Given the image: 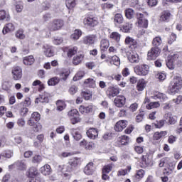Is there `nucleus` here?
Listing matches in <instances>:
<instances>
[{"label":"nucleus","instance_id":"nucleus-31","mask_svg":"<svg viewBox=\"0 0 182 182\" xmlns=\"http://www.w3.org/2000/svg\"><path fill=\"white\" fill-rule=\"evenodd\" d=\"M79 110L82 114H85V113H90V112L93 110V106L88 105L85 107V105H81L79 107Z\"/></svg>","mask_w":182,"mask_h":182},{"label":"nucleus","instance_id":"nucleus-14","mask_svg":"<svg viewBox=\"0 0 182 182\" xmlns=\"http://www.w3.org/2000/svg\"><path fill=\"white\" fill-rule=\"evenodd\" d=\"M129 136L122 135L117 138L115 144L118 147H122V146H127V144H129Z\"/></svg>","mask_w":182,"mask_h":182},{"label":"nucleus","instance_id":"nucleus-46","mask_svg":"<svg viewBox=\"0 0 182 182\" xmlns=\"http://www.w3.org/2000/svg\"><path fill=\"white\" fill-rule=\"evenodd\" d=\"M80 36H82V31L80 30H75L74 31V33L70 36V38L73 41H77Z\"/></svg>","mask_w":182,"mask_h":182},{"label":"nucleus","instance_id":"nucleus-28","mask_svg":"<svg viewBox=\"0 0 182 182\" xmlns=\"http://www.w3.org/2000/svg\"><path fill=\"white\" fill-rule=\"evenodd\" d=\"M40 171L43 176H49L52 173V168L50 165L46 164L40 168Z\"/></svg>","mask_w":182,"mask_h":182},{"label":"nucleus","instance_id":"nucleus-49","mask_svg":"<svg viewBox=\"0 0 182 182\" xmlns=\"http://www.w3.org/2000/svg\"><path fill=\"white\" fill-rule=\"evenodd\" d=\"M158 107H160V102H151L146 105V109H148V110L151 109H157Z\"/></svg>","mask_w":182,"mask_h":182},{"label":"nucleus","instance_id":"nucleus-60","mask_svg":"<svg viewBox=\"0 0 182 182\" xmlns=\"http://www.w3.org/2000/svg\"><path fill=\"white\" fill-rule=\"evenodd\" d=\"M31 119H33V120H35V122H39V120H41V114H39V112H33L31 114Z\"/></svg>","mask_w":182,"mask_h":182},{"label":"nucleus","instance_id":"nucleus-3","mask_svg":"<svg viewBox=\"0 0 182 182\" xmlns=\"http://www.w3.org/2000/svg\"><path fill=\"white\" fill-rule=\"evenodd\" d=\"M161 53V50L160 48L152 47L147 53V59L148 60H155L157 59L159 56H160V53Z\"/></svg>","mask_w":182,"mask_h":182},{"label":"nucleus","instance_id":"nucleus-32","mask_svg":"<svg viewBox=\"0 0 182 182\" xmlns=\"http://www.w3.org/2000/svg\"><path fill=\"white\" fill-rule=\"evenodd\" d=\"M110 43L107 39H102L100 42V48L102 52H105L109 48Z\"/></svg>","mask_w":182,"mask_h":182},{"label":"nucleus","instance_id":"nucleus-25","mask_svg":"<svg viewBox=\"0 0 182 182\" xmlns=\"http://www.w3.org/2000/svg\"><path fill=\"white\" fill-rule=\"evenodd\" d=\"M96 39V37L92 36H87L84 37L82 42L85 45H87V46H90V45H93L95 43V41Z\"/></svg>","mask_w":182,"mask_h":182},{"label":"nucleus","instance_id":"nucleus-33","mask_svg":"<svg viewBox=\"0 0 182 182\" xmlns=\"http://www.w3.org/2000/svg\"><path fill=\"white\" fill-rule=\"evenodd\" d=\"M167 136V131H161V132H156L153 135V139L154 140H160V139H162V137H166Z\"/></svg>","mask_w":182,"mask_h":182},{"label":"nucleus","instance_id":"nucleus-45","mask_svg":"<svg viewBox=\"0 0 182 182\" xmlns=\"http://www.w3.org/2000/svg\"><path fill=\"white\" fill-rule=\"evenodd\" d=\"M161 43H163V41H161V37L160 36L155 37L152 41L154 48H159Z\"/></svg>","mask_w":182,"mask_h":182},{"label":"nucleus","instance_id":"nucleus-4","mask_svg":"<svg viewBox=\"0 0 182 182\" xmlns=\"http://www.w3.org/2000/svg\"><path fill=\"white\" fill-rule=\"evenodd\" d=\"M56 170L58 173H62L65 177H68L69 176L68 173H72V171H73L68 163L57 166Z\"/></svg>","mask_w":182,"mask_h":182},{"label":"nucleus","instance_id":"nucleus-16","mask_svg":"<svg viewBox=\"0 0 182 182\" xmlns=\"http://www.w3.org/2000/svg\"><path fill=\"white\" fill-rule=\"evenodd\" d=\"M12 167H17L18 170H26L27 166H26V161L22 160V161H17L16 163H14L13 165L9 166V168H12Z\"/></svg>","mask_w":182,"mask_h":182},{"label":"nucleus","instance_id":"nucleus-30","mask_svg":"<svg viewBox=\"0 0 182 182\" xmlns=\"http://www.w3.org/2000/svg\"><path fill=\"white\" fill-rule=\"evenodd\" d=\"M84 58H85V55H83V54H78V55L74 56L73 59V65H75V66H77V65H80V63H82V60H83Z\"/></svg>","mask_w":182,"mask_h":182},{"label":"nucleus","instance_id":"nucleus-58","mask_svg":"<svg viewBox=\"0 0 182 182\" xmlns=\"http://www.w3.org/2000/svg\"><path fill=\"white\" fill-rule=\"evenodd\" d=\"M177 141V136L174 135H169L168 137V143L169 144H174Z\"/></svg>","mask_w":182,"mask_h":182},{"label":"nucleus","instance_id":"nucleus-2","mask_svg":"<svg viewBox=\"0 0 182 182\" xmlns=\"http://www.w3.org/2000/svg\"><path fill=\"white\" fill-rule=\"evenodd\" d=\"M150 67L146 64L138 65L134 68V72L138 76H146L149 75Z\"/></svg>","mask_w":182,"mask_h":182},{"label":"nucleus","instance_id":"nucleus-35","mask_svg":"<svg viewBox=\"0 0 182 182\" xmlns=\"http://www.w3.org/2000/svg\"><path fill=\"white\" fill-rule=\"evenodd\" d=\"M121 38H122V35H120V33H119L118 32H112L109 35V38L112 41L117 42V43H119L120 42Z\"/></svg>","mask_w":182,"mask_h":182},{"label":"nucleus","instance_id":"nucleus-17","mask_svg":"<svg viewBox=\"0 0 182 182\" xmlns=\"http://www.w3.org/2000/svg\"><path fill=\"white\" fill-rule=\"evenodd\" d=\"M124 43L128 45L131 49H136L138 46L137 41L130 36L126 37Z\"/></svg>","mask_w":182,"mask_h":182},{"label":"nucleus","instance_id":"nucleus-42","mask_svg":"<svg viewBox=\"0 0 182 182\" xmlns=\"http://www.w3.org/2000/svg\"><path fill=\"white\" fill-rule=\"evenodd\" d=\"M124 21V18H123V15L122 14H116L114 18V23H123Z\"/></svg>","mask_w":182,"mask_h":182},{"label":"nucleus","instance_id":"nucleus-39","mask_svg":"<svg viewBox=\"0 0 182 182\" xmlns=\"http://www.w3.org/2000/svg\"><path fill=\"white\" fill-rule=\"evenodd\" d=\"M124 14L127 19H133V18H134V15H136L134 10H133L132 9H127L124 11Z\"/></svg>","mask_w":182,"mask_h":182},{"label":"nucleus","instance_id":"nucleus-34","mask_svg":"<svg viewBox=\"0 0 182 182\" xmlns=\"http://www.w3.org/2000/svg\"><path fill=\"white\" fill-rule=\"evenodd\" d=\"M9 19H11L9 11L0 10V21H9Z\"/></svg>","mask_w":182,"mask_h":182},{"label":"nucleus","instance_id":"nucleus-1","mask_svg":"<svg viewBox=\"0 0 182 182\" xmlns=\"http://www.w3.org/2000/svg\"><path fill=\"white\" fill-rule=\"evenodd\" d=\"M182 88V80L181 77H175L171 82L168 90L171 95L178 93Z\"/></svg>","mask_w":182,"mask_h":182},{"label":"nucleus","instance_id":"nucleus-54","mask_svg":"<svg viewBox=\"0 0 182 182\" xmlns=\"http://www.w3.org/2000/svg\"><path fill=\"white\" fill-rule=\"evenodd\" d=\"M56 105H57V110H58V112H62V110H63V109L66 107V104H65V102L62 100L57 101Z\"/></svg>","mask_w":182,"mask_h":182},{"label":"nucleus","instance_id":"nucleus-40","mask_svg":"<svg viewBox=\"0 0 182 182\" xmlns=\"http://www.w3.org/2000/svg\"><path fill=\"white\" fill-rule=\"evenodd\" d=\"M84 84L85 86H87L88 87H92V89H95L96 87V81L93 80V78H88L85 80Z\"/></svg>","mask_w":182,"mask_h":182},{"label":"nucleus","instance_id":"nucleus-11","mask_svg":"<svg viewBox=\"0 0 182 182\" xmlns=\"http://www.w3.org/2000/svg\"><path fill=\"white\" fill-rule=\"evenodd\" d=\"M14 108H16V110H18V113L22 116V117H25L29 112V109L26 107L23 106V102L16 104L14 106Z\"/></svg>","mask_w":182,"mask_h":182},{"label":"nucleus","instance_id":"nucleus-36","mask_svg":"<svg viewBox=\"0 0 182 182\" xmlns=\"http://www.w3.org/2000/svg\"><path fill=\"white\" fill-rule=\"evenodd\" d=\"M50 8V4L48 1L43 2L41 6H38V12L42 14L44 11H48Z\"/></svg>","mask_w":182,"mask_h":182},{"label":"nucleus","instance_id":"nucleus-26","mask_svg":"<svg viewBox=\"0 0 182 182\" xmlns=\"http://www.w3.org/2000/svg\"><path fill=\"white\" fill-rule=\"evenodd\" d=\"M14 31H15V26H14V24L11 23H9L5 25L2 32L4 35H6V33H9V32H14Z\"/></svg>","mask_w":182,"mask_h":182},{"label":"nucleus","instance_id":"nucleus-41","mask_svg":"<svg viewBox=\"0 0 182 182\" xmlns=\"http://www.w3.org/2000/svg\"><path fill=\"white\" fill-rule=\"evenodd\" d=\"M81 96H83L85 100H90V99H92V97L93 96V94L91 92L90 90H85L81 92Z\"/></svg>","mask_w":182,"mask_h":182},{"label":"nucleus","instance_id":"nucleus-37","mask_svg":"<svg viewBox=\"0 0 182 182\" xmlns=\"http://www.w3.org/2000/svg\"><path fill=\"white\" fill-rule=\"evenodd\" d=\"M71 134L73 139H75V140H77V141L80 140V139H82V134H80V132H79V129H72Z\"/></svg>","mask_w":182,"mask_h":182},{"label":"nucleus","instance_id":"nucleus-56","mask_svg":"<svg viewBox=\"0 0 182 182\" xmlns=\"http://www.w3.org/2000/svg\"><path fill=\"white\" fill-rule=\"evenodd\" d=\"M111 63H112L115 66H119L120 65V58L117 55L112 56L111 60Z\"/></svg>","mask_w":182,"mask_h":182},{"label":"nucleus","instance_id":"nucleus-57","mask_svg":"<svg viewBox=\"0 0 182 182\" xmlns=\"http://www.w3.org/2000/svg\"><path fill=\"white\" fill-rule=\"evenodd\" d=\"M83 76H85V71H78L77 73V74L75 75V77H73V80H80V79H82V77H83Z\"/></svg>","mask_w":182,"mask_h":182},{"label":"nucleus","instance_id":"nucleus-62","mask_svg":"<svg viewBox=\"0 0 182 182\" xmlns=\"http://www.w3.org/2000/svg\"><path fill=\"white\" fill-rule=\"evenodd\" d=\"M17 125L18 127H25V124H26V122L23 118H19L16 122Z\"/></svg>","mask_w":182,"mask_h":182},{"label":"nucleus","instance_id":"nucleus-44","mask_svg":"<svg viewBox=\"0 0 182 182\" xmlns=\"http://www.w3.org/2000/svg\"><path fill=\"white\" fill-rule=\"evenodd\" d=\"M77 0H65V5L68 9H73L76 6Z\"/></svg>","mask_w":182,"mask_h":182},{"label":"nucleus","instance_id":"nucleus-38","mask_svg":"<svg viewBox=\"0 0 182 182\" xmlns=\"http://www.w3.org/2000/svg\"><path fill=\"white\" fill-rule=\"evenodd\" d=\"M146 87V80L144 79L139 80L136 85V89L138 92H143Z\"/></svg>","mask_w":182,"mask_h":182},{"label":"nucleus","instance_id":"nucleus-15","mask_svg":"<svg viewBox=\"0 0 182 182\" xmlns=\"http://www.w3.org/2000/svg\"><path fill=\"white\" fill-rule=\"evenodd\" d=\"M127 127V121L119 120L115 124L114 129L115 132H123V130H124V129H126Z\"/></svg>","mask_w":182,"mask_h":182},{"label":"nucleus","instance_id":"nucleus-61","mask_svg":"<svg viewBox=\"0 0 182 182\" xmlns=\"http://www.w3.org/2000/svg\"><path fill=\"white\" fill-rule=\"evenodd\" d=\"M41 161H42V156L41 155H36L33 157L32 163L38 164Z\"/></svg>","mask_w":182,"mask_h":182},{"label":"nucleus","instance_id":"nucleus-9","mask_svg":"<svg viewBox=\"0 0 182 182\" xmlns=\"http://www.w3.org/2000/svg\"><path fill=\"white\" fill-rule=\"evenodd\" d=\"M120 93V89L117 87H109L107 90V96L109 99L116 97Z\"/></svg>","mask_w":182,"mask_h":182},{"label":"nucleus","instance_id":"nucleus-47","mask_svg":"<svg viewBox=\"0 0 182 182\" xmlns=\"http://www.w3.org/2000/svg\"><path fill=\"white\" fill-rule=\"evenodd\" d=\"M36 176H39V172H38V169L35 167L30 168L28 170V177H36Z\"/></svg>","mask_w":182,"mask_h":182},{"label":"nucleus","instance_id":"nucleus-63","mask_svg":"<svg viewBox=\"0 0 182 182\" xmlns=\"http://www.w3.org/2000/svg\"><path fill=\"white\" fill-rule=\"evenodd\" d=\"M13 139L16 144H21V143H22V136L19 135H14Z\"/></svg>","mask_w":182,"mask_h":182},{"label":"nucleus","instance_id":"nucleus-55","mask_svg":"<svg viewBox=\"0 0 182 182\" xmlns=\"http://www.w3.org/2000/svg\"><path fill=\"white\" fill-rule=\"evenodd\" d=\"M2 157H6V159H11L12 156H14L13 150H6L3 153H1Z\"/></svg>","mask_w":182,"mask_h":182},{"label":"nucleus","instance_id":"nucleus-29","mask_svg":"<svg viewBox=\"0 0 182 182\" xmlns=\"http://www.w3.org/2000/svg\"><path fill=\"white\" fill-rule=\"evenodd\" d=\"M23 63L26 66H31V65H33V63H35V58H33V55L24 57L23 59Z\"/></svg>","mask_w":182,"mask_h":182},{"label":"nucleus","instance_id":"nucleus-18","mask_svg":"<svg viewBox=\"0 0 182 182\" xmlns=\"http://www.w3.org/2000/svg\"><path fill=\"white\" fill-rule=\"evenodd\" d=\"M27 124L31 127H33L36 133H38V132H41V130H42V124H36V121L32 118H30V119L28 120Z\"/></svg>","mask_w":182,"mask_h":182},{"label":"nucleus","instance_id":"nucleus-59","mask_svg":"<svg viewBox=\"0 0 182 182\" xmlns=\"http://www.w3.org/2000/svg\"><path fill=\"white\" fill-rule=\"evenodd\" d=\"M173 106H174V105L173 104V101L171 100L168 102L164 104L163 109L164 110H170Z\"/></svg>","mask_w":182,"mask_h":182},{"label":"nucleus","instance_id":"nucleus-52","mask_svg":"<svg viewBox=\"0 0 182 182\" xmlns=\"http://www.w3.org/2000/svg\"><path fill=\"white\" fill-rule=\"evenodd\" d=\"M165 116H167V117H168V124H176V123H177V117L172 116L170 114H166Z\"/></svg>","mask_w":182,"mask_h":182},{"label":"nucleus","instance_id":"nucleus-23","mask_svg":"<svg viewBox=\"0 0 182 182\" xmlns=\"http://www.w3.org/2000/svg\"><path fill=\"white\" fill-rule=\"evenodd\" d=\"M49 102V94L48 92H44L39 97L36 98L35 103H48Z\"/></svg>","mask_w":182,"mask_h":182},{"label":"nucleus","instance_id":"nucleus-19","mask_svg":"<svg viewBox=\"0 0 182 182\" xmlns=\"http://www.w3.org/2000/svg\"><path fill=\"white\" fill-rule=\"evenodd\" d=\"M86 134L89 139L95 140V139H97V136H99V131L95 128H90L87 131Z\"/></svg>","mask_w":182,"mask_h":182},{"label":"nucleus","instance_id":"nucleus-43","mask_svg":"<svg viewBox=\"0 0 182 182\" xmlns=\"http://www.w3.org/2000/svg\"><path fill=\"white\" fill-rule=\"evenodd\" d=\"M170 16H171L170 12L164 11L161 16V21H163V22H168V21H170Z\"/></svg>","mask_w":182,"mask_h":182},{"label":"nucleus","instance_id":"nucleus-51","mask_svg":"<svg viewBox=\"0 0 182 182\" xmlns=\"http://www.w3.org/2000/svg\"><path fill=\"white\" fill-rule=\"evenodd\" d=\"M11 87H12V82L9 81H5L4 82H3L2 89L4 90H6V92H9Z\"/></svg>","mask_w":182,"mask_h":182},{"label":"nucleus","instance_id":"nucleus-50","mask_svg":"<svg viewBox=\"0 0 182 182\" xmlns=\"http://www.w3.org/2000/svg\"><path fill=\"white\" fill-rule=\"evenodd\" d=\"M77 53V47H76V46L71 47L68 49V56L69 58H72V56H73V55H76Z\"/></svg>","mask_w":182,"mask_h":182},{"label":"nucleus","instance_id":"nucleus-7","mask_svg":"<svg viewBox=\"0 0 182 182\" xmlns=\"http://www.w3.org/2000/svg\"><path fill=\"white\" fill-rule=\"evenodd\" d=\"M136 18L138 21V26L139 28H147L149 26V21L144 18V15L141 13L136 14Z\"/></svg>","mask_w":182,"mask_h":182},{"label":"nucleus","instance_id":"nucleus-21","mask_svg":"<svg viewBox=\"0 0 182 182\" xmlns=\"http://www.w3.org/2000/svg\"><path fill=\"white\" fill-rule=\"evenodd\" d=\"M14 80H19L22 77V69L20 67H14L12 70Z\"/></svg>","mask_w":182,"mask_h":182},{"label":"nucleus","instance_id":"nucleus-8","mask_svg":"<svg viewBox=\"0 0 182 182\" xmlns=\"http://www.w3.org/2000/svg\"><path fill=\"white\" fill-rule=\"evenodd\" d=\"M178 59V54H173L168 58V60L166 62V66L168 69L173 70L176 66L175 63L176 60Z\"/></svg>","mask_w":182,"mask_h":182},{"label":"nucleus","instance_id":"nucleus-27","mask_svg":"<svg viewBox=\"0 0 182 182\" xmlns=\"http://www.w3.org/2000/svg\"><path fill=\"white\" fill-rule=\"evenodd\" d=\"M43 49H44V54L46 56H47V58H52V56L55 55V53H53V50H52V46L49 45H45L43 46Z\"/></svg>","mask_w":182,"mask_h":182},{"label":"nucleus","instance_id":"nucleus-48","mask_svg":"<svg viewBox=\"0 0 182 182\" xmlns=\"http://www.w3.org/2000/svg\"><path fill=\"white\" fill-rule=\"evenodd\" d=\"M59 82H60V80L59 79V77H53L50 78V80H48V84L49 86H56V85H58V83H59Z\"/></svg>","mask_w":182,"mask_h":182},{"label":"nucleus","instance_id":"nucleus-64","mask_svg":"<svg viewBox=\"0 0 182 182\" xmlns=\"http://www.w3.org/2000/svg\"><path fill=\"white\" fill-rule=\"evenodd\" d=\"M168 160L169 159L167 157L162 158L159 161V167H163L164 164H168Z\"/></svg>","mask_w":182,"mask_h":182},{"label":"nucleus","instance_id":"nucleus-12","mask_svg":"<svg viewBox=\"0 0 182 182\" xmlns=\"http://www.w3.org/2000/svg\"><path fill=\"white\" fill-rule=\"evenodd\" d=\"M68 116L71 119V123L73 124H76V123L79 122V112L77 109H71L70 112H68Z\"/></svg>","mask_w":182,"mask_h":182},{"label":"nucleus","instance_id":"nucleus-5","mask_svg":"<svg viewBox=\"0 0 182 182\" xmlns=\"http://www.w3.org/2000/svg\"><path fill=\"white\" fill-rule=\"evenodd\" d=\"M63 26V20L55 19L49 23L48 29L50 31H59Z\"/></svg>","mask_w":182,"mask_h":182},{"label":"nucleus","instance_id":"nucleus-22","mask_svg":"<svg viewBox=\"0 0 182 182\" xmlns=\"http://www.w3.org/2000/svg\"><path fill=\"white\" fill-rule=\"evenodd\" d=\"M84 173L87 176H92L95 173V166H93V162L88 163L84 168Z\"/></svg>","mask_w":182,"mask_h":182},{"label":"nucleus","instance_id":"nucleus-6","mask_svg":"<svg viewBox=\"0 0 182 182\" xmlns=\"http://www.w3.org/2000/svg\"><path fill=\"white\" fill-rule=\"evenodd\" d=\"M84 25H87V26L95 27L99 23V19L97 17L94 16H90L88 17H85L84 18Z\"/></svg>","mask_w":182,"mask_h":182},{"label":"nucleus","instance_id":"nucleus-20","mask_svg":"<svg viewBox=\"0 0 182 182\" xmlns=\"http://www.w3.org/2000/svg\"><path fill=\"white\" fill-rule=\"evenodd\" d=\"M127 56L130 63H139V54L136 53L128 52L127 53Z\"/></svg>","mask_w":182,"mask_h":182},{"label":"nucleus","instance_id":"nucleus-24","mask_svg":"<svg viewBox=\"0 0 182 182\" xmlns=\"http://www.w3.org/2000/svg\"><path fill=\"white\" fill-rule=\"evenodd\" d=\"M151 98L154 99V100H160L161 102H166V100L168 99L167 95L161 92H155L154 95L151 97Z\"/></svg>","mask_w":182,"mask_h":182},{"label":"nucleus","instance_id":"nucleus-53","mask_svg":"<svg viewBox=\"0 0 182 182\" xmlns=\"http://www.w3.org/2000/svg\"><path fill=\"white\" fill-rule=\"evenodd\" d=\"M113 169V164H109L107 165L104 166L102 168V173H106L107 174H109L110 171Z\"/></svg>","mask_w":182,"mask_h":182},{"label":"nucleus","instance_id":"nucleus-10","mask_svg":"<svg viewBox=\"0 0 182 182\" xmlns=\"http://www.w3.org/2000/svg\"><path fill=\"white\" fill-rule=\"evenodd\" d=\"M82 164V159L80 158H73L68 161L71 170L73 171L77 170V167Z\"/></svg>","mask_w":182,"mask_h":182},{"label":"nucleus","instance_id":"nucleus-13","mask_svg":"<svg viewBox=\"0 0 182 182\" xmlns=\"http://www.w3.org/2000/svg\"><path fill=\"white\" fill-rule=\"evenodd\" d=\"M114 105L117 107H123L126 105V97L124 95L117 96L114 100Z\"/></svg>","mask_w":182,"mask_h":182}]
</instances>
